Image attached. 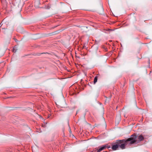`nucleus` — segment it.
Listing matches in <instances>:
<instances>
[{"label": "nucleus", "instance_id": "nucleus-1", "mask_svg": "<svg viewBox=\"0 0 152 152\" xmlns=\"http://www.w3.org/2000/svg\"><path fill=\"white\" fill-rule=\"evenodd\" d=\"M137 137L135 134H132L130 137L127 139L117 140L116 144H112L111 148L113 151L118 149L119 147L122 149L125 148V146L127 145H131L135 143L137 141Z\"/></svg>", "mask_w": 152, "mask_h": 152}, {"label": "nucleus", "instance_id": "nucleus-2", "mask_svg": "<svg viewBox=\"0 0 152 152\" xmlns=\"http://www.w3.org/2000/svg\"><path fill=\"white\" fill-rule=\"evenodd\" d=\"M110 147V146H109L107 145H104L99 147L98 148H96L97 150L96 152H100L102 151L105 149L106 148H109Z\"/></svg>", "mask_w": 152, "mask_h": 152}, {"label": "nucleus", "instance_id": "nucleus-3", "mask_svg": "<svg viewBox=\"0 0 152 152\" xmlns=\"http://www.w3.org/2000/svg\"><path fill=\"white\" fill-rule=\"evenodd\" d=\"M138 141H141L144 140V138L142 135L139 136L137 138Z\"/></svg>", "mask_w": 152, "mask_h": 152}, {"label": "nucleus", "instance_id": "nucleus-4", "mask_svg": "<svg viewBox=\"0 0 152 152\" xmlns=\"http://www.w3.org/2000/svg\"><path fill=\"white\" fill-rule=\"evenodd\" d=\"M97 76H96L95 77L94 79V84H95L97 82Z\"/></svg>", "mask_w": 152, "mask_h": 152}, {"label": "nucleus", "instance_id": "nucleus-5", "mask_svg": "<svg viewBox=\"0 0 152 152\" xmlns=\"http://www.w3.org/2000/svg\"><path fill=\"white\" fill-rule=\"evenodd\" d=\"M40 4V2L39 0H36L35 2V5H36L37 4Z\"/></svg>", "mask_w": 152, "mask_h": 152}, {"label": "nucleus", "instance_id": "nucleus-6", "mask_svg": "<svg viewBox=\"0 0 152 152\" xmlns=\"http://www.w3.org/2000/svg\"><path fill=\"white\" fill-rule=\"evenodd\" d=\"M13 52H15L16 51L17 49H16V46H15L12 50Z\"/></svg>", "mask_w": 152, "mask_h": 152}, {"label": "nucleus", "instance_id": "nucleus-7", "mask_svg": "<svg viewBox=\"0 0 152 152\" xmlns=\"http://www.w3.org/2000/svg\"><path fill=\"white\" fill-rule=\"evenodd\" d=\"M83 48H86V46H83Z\"/></svg>", "mask_w": 152, "mask_h": 152}, {"label": "nucleus", "instance_id": "nucleus-8", "mask_svg": "<svg viewBox=\"0 0 152 152\" xmlns=\"http://www.w3.org/2000/svg\"><path fill=\"white\" fill-rule=\"evenodd\" d=\"M2 29H5V28H2Z\"/></svg>", "mask_w": 152, "mask_h": 152}]
</instances>
